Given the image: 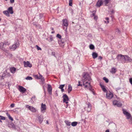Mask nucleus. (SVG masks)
I'll return each mask as SVG.
<instances>
[{"label":"nucleus","instance_id":"nucleus-1","mask_svg":"<svg viewBox=\"0 0 132 132\" xmlns=\"http://www.w3.org/2000/svg\"><path fill=\"white\" fill-rule=\"evenodd\" d=\"M83 77L84 78L83 81V85L85 86V88L89 87V90L90 91H92V89L90 85V82L86 81L87 80L89 81L91 80L90 76L87 73H84L83 74Z\"/></svg>","mask_w":132,"mask_h":132},{"label":"nucleus","instance_id":"nucleus-2","mask_svg":"<svg viewBox=\"0 0 132 132\" xmlns=\"http://www.w3.org/2000/svg\"><path fill=\"white\" fill-rule=\"evenodd\" d=\"M117 58L118 61L122 63L132 62V60L127 55H123L121 54L118 55Z\"/></svg>","mask_w":132,"mask_h":132},{"label":"nucleus","instance_id":"nucleus-3","mask_svg":"<svg viewBox=\"0 0 132 132\" xmlns=\"http://www.w3.org/2000/svg\"><path fill=\"white\" fill-rule=\"evenodd\" d=\"M122 111L123 114L126 116L127 118L129 119V123L132 124V117L130 114L124 109H123Z\"/></svg>","mask_w":132,"mask_h":132},{"label":"nucleus","instance_id":"nucleus-4","mask_svg":"<svg viewBox=\"0 0 132 132\" xmlns=\"http://www.w3.org/2000/svg\"><path fill=\"white\" fill-rule=\"evenodd\" d=\"M63 103H65L66 104H67L68 103V101H69V98L66 94L63 95Z\"/></svg>","mask_w":132,"mask_h":132},{"label":"nucleus","instance_id":"nucleus-5","mask_svg":"<svg viewBox=\"0 0 132 132\" xmlns=\"http://www.w3.org/2000/svg\"><path fill=\"white\" fill-rule=\"evenodd\" d=\"M113 96V94L111 93L110 91L108 92L106 94V97L109 99H111Z\"/></svg>","mask_w":132,"mask_h":132},{"label":"nucleus","instance_id":"nucleus-6","mask_svg":"<svg viewBox=\"0 0 132 132\" xmlns=\"http://www.w3.org/2000/svg\"><path fill=\"white\" fill-rule=\"evenodd\" d=\"M62 21L63 22V24H62V26L66 27V28L65 29V30H66L67 29V27L68 26V23L67 20L66 19H63L62 20Z\"/></svg>","mask_w":132,"mask_h":132},{"label":"nucleus","instance_id":"nucleus-7","mask_svg":"<svg viewBox=\"0 0 132 132\" xmlns=\"http://www.w3.org/2000/svg\"><path fill=\"white\" fill-rule=\"evenodd\" d=\"M46 109V105L42 103L41 104V111L42 113H44L45 112Z\"/></svg>","mask_w":132,"mask_h":132},{"label":"nucleus","instance_id":"nucleus-8","mask_svg":"<svg viewBox=\"0 0 132 132\" xmlns=\"http://www.w3.org/2000/svg\"><path fill=\"white\" fill-rule=\"evenodd\" d=\"M113 104L114 105H116L119 107H121L122 105V104L121 103L118 102L116 100H114L113 101Z\"/></svg>","mask_w":132,"mask_h":132},{"label":"nucleus","instance_id":"nucleus-9","mask_svg":"<svg viewBox=\"0 0 132 132\" xmlns=\"http://www.w3.org/2000/svg\"><path fill=\"white\" fill-rule=\"evenodd\" d=\"M85 109L88 112H90L91 109V104L89 103L87 104V106L85 108Z\"/></svg>","mask_w":132,"mask_h":132},{"label":"nucleus","instance_id":"nucleus-10","mask_svg":"<svg viewBox=\"0 0 132 132\" xmlns=\"http://www.w3.org/2000/svg\"><path fill=\"white\" fill-rule=\"evenodd\" d=\"M23 63L25 67H32L31 64L29 61L26 62L24 61L23 62Z\"/></svg>","mask_w":132,"mask_h":132},{"label":"nucleus","instance_id":"nucleus-11","mask_svg":"<svg viewBox=\"0 0 132 132\" xmlns=\"http://www.w3.org/2000/svg\"><path fill=\"white\" fill-rule=\"evenodd\" d=\"M65 41V39H62L58 41V43L60 46L63 47L64 46V44Z\"/></svg>","mask_w":132,"mask_h":132},{"label":"nucleus","instance_id":"nucleus-12","mask_svg":"<svg viewBox=\"0 0 132 132\" xmlns=\"http://www.w3.org/2000/svg\"><path fill=\"white\" fill-rule=\"evenodd\" d=\"M18 89L20 92L23 93H24L26 90L25 88L20 86H19Z\"/></svg>","mask_w":132,"mask_h":132},{"label":"nucleus","instance_id":"nucleus-13","mask_svg":"<svg viewBox=\"0 0 132 132\" xmlns=\"http://www.w3.org/2000/svg\"><path fill=\"white\" fill-rule=\"evenodd\" d=\"M38 118V122L41 124L43 121V116L41 115L38 116H37Z\"/></svg>","mask_w":132,"mask_h":132},{"label":"nucleus","instance_id":"nucleus-14","mask_svg":"<svg viewBox=\"0 0 132 132\" xmlns=\"http://www.w3.org/2000/svg\"><path fill=\"white\" fill-rule=\"evenodd\" d=\"M47 90L48 92L51 95L52 94V87L51 85L48 84Z\"/></svg>","mask_w":132,"mask_h":132},{"label":"nucleus","instance_id":"nucleus-15","mask_svg":"<svg viewBox=\"0 0 132 132\" xmlns=\"http://www.w3.org/2000/svg\"><path fill=\"white\" fill-rule=\"evenodd\" d=\"M18 44L16 43V44H13L12 46L10 47L11 49H12L13 50H14L18 47Z\"/></svg>","mask_w":132,"mask_h":132},{"label":"nucleus","instance_id":"nucleus-16","mask_svg":"<svg viewBox=\"0 0 132 132\" xmlns=\"http://www.w3.org/2000/svg\"><path fill=\"white\" fill-rule=\"evenodd\" d=\"M102 4L103 2L102 0H98L96 6L100 7Z\"/></svg>","mask_w":132,"mask_h":132},{"label":"nucleus","instance_id":"nucleus-17","mask_svg":"<svg viewBox=\"0 0 132 132\" xmlns=\"http://www.w3.org/2000/svg\"><path fill=\"white\" fill-rule=\"evenodd\" d=\"M9 13L11 14H12L13 13V8L12 7H10L7 10Z\"/></svg>","mask_w":132,"mask_h":132},{"label":"nucleus","instance_id":"nucleus-18","mask_svg":"<svg viewBox=\"0 0 132 132\" xmlns=\"http://www.w3.org/2000/svg\"><path fill=\"white\" fill-rule=\"evenodd\" d=\"M100 86L101 87L103 90L104 92H107V90L105 88L104 86L101 83L100 84Z\"/></svg>","mask_w":132,"mask_h":132},{"label":"nucleus","instance_id":"nucleus-19","mask_svg":"<svg viewBox=\"0 0 132 132\" xmlns=\"http://www.w3.org/2000/svg\"><path fill=\"white\" fill-rule=\"evenodd\" d=\"M8 127L10 128H13L14 129L16 128V127L15 125L13 123H11L8 124Z\"/></svg>","mask_w":132,"mask_h":132},{"label":"nucleus","instance_id":"nucleus-20","mask_svg":"<svg viewBox=\"0 0 132 132\" xmlns=\"http://www.w3.org/2000/svg\"><path fill=\"white\" fill-rule=\"evenodd\" d=\"M98 55L97 53L95 52H94L92 53V56L93 58V59H95L98 56Z\"/></svg>","mask_w":132,"mask_h":132},{"label":"nucleus","instance_id":"nucleus-21","mask_svg":"<svg viewBox=\"0 0 132 132\" xmlns=\"http://www.w3.org/2000/svg\"><path fill=\"white\" fill-rule=\"evenodd\" d=\"M4 43H0V48L3 50H4L5 48L4 47Z\"/></svg>","mask_w":132,"mask_h":132},{"label":"nucleus","instance_id":"nucleus-22","mask_svg":"<svg viewBox=\"0 0 132 132\" xmlns=\"http://www.w3.org/2000/svg\"><path fill=\"white\" fill-rule=\"evenodd\" d=\"M72 88L71 86L70 85H69L68 89V92L69 93H70L72 91Z\"/></svg>","mask_w":132,"mask_h":132},{"label":"nucleus","instance_id":"nucleus-23","mask_svg":"<svg viewBox=\"0 0 132 132\" xmlns=\"http://www.w3.org/2000/svg\"><path fill=\"white\" fill-rule=\"evenodd\" d=\"M3 13L6 16H9V12L8 11H3Z\"/></svg>","mask_w":132,"mask_h":132},{"label":"nucleus","instance_id":"nucleus-24","mask_svg":"<svg viewBox=\"0 0 132 132\" xmlns=\"http://www.w3.org/2000/svg\"><path fill=\"white\" fill-rule=\"evenodd\" d=\"M16 69L15 68L13 67L10 69L11 72L12 73H14L15 72Z\"/></svg>","mask_w":132,"mask_h":132},{"label":"nucleus","instance_id":"nucleus-25","mask_svg":"<svg viewBox=\"0 0 132 132\" xmlns=\"http://www.w3.org/2000/svg\"><path fill=\"white\" fill-rule=\"evenodd\" d=\"M104 23L106 24H107L109 22V18L108 17H106L105 19V20H104Z\"/></svg>","mask_w":132,"mask_h":132},{"label":"nucleus","instance_id":"nucleus-26","mask_svg":"<svg viewBox=\"0 0 132 132\" xmlns=\"http://www.w3.org/2000/svg\"><path fill=\"white\" fill-rule=\"evenodd\" d=\"M31 111L33 112H35L36 111V109L34 107L31 106L30 110Z\"/></svg>","mask_w":132,"mask_h":132},{"label":"nucleus","instance_id":"nucleus-27","mask_svg":"<svg viewBox=\"0 0 132 132\" xmlns=\"http://www.w3.org/2000/svg\"><path fill=\"white\" fill-rule=\"evenodd\" d=\"M6 114L9 118V119L11 120L12 121H13V118L9 114L8 112L6 113Z\"/></svg>","mask_w":132,"mask_h":132},{"label":"nucleus","instance_id":"nucleus-28","mask_svg":"<svg viewBox=\"0 0 132 132\" xmlns=\"http://www.w3.org/2000/svg\"><path fill=\"white\" fill-rule=\"evenodd\" d=\"M39 79L41 80V81H44V77L41 75H39Z\"/></svg>","mask_w":132,"mask_h":132},{"label":"nucleus","instance_id":"nucleus-29","mask_svg":"<svg viewBox=\"0 0 132 132\" xmlns=\"http://www.w3.org/2000/svg\"><path fill=\"white\" fill-rule=\"evenodd\" d=\"M116 71V69L115 68H113L112 69V70L110 71V72L113 73H115Z\"/></svg>","mask_w":132,"mask_h":132},{"label":"nucleus","instance_id":"nucleus-30","mask_svg":"<svg viewBox=\"0 0 132 132\" xmlns=\"http://www.w3.org/2000/svg\"><path fill=\"white\" fill-rule=\"evenodd\" d=\"M110 1V0H104V2L105 5L107 6V4L109 3Z\"/></svg>","mask_w":132,"mask_h":132},{"label":"nucleus","instance_id":"nucleus-31","mask_svg":"<svg viewBox=\"0 0 132 132\" xmlns=\"http://www.w3.org/2000/svg\"><path fill=\"white\" fill-rule=\"evenodd\" d=\"M77 122H73L71 123V125L73 126H75L77 125Z\"/></svg>","mask_w":132,"mask_h":132},{"label":"nucleus","instance_id":"nucleus-32","mask_svg":"<svg viewBox=\"0 0 132 132\" xmlns=\"http://www.w3.org/2000/svg\"><path fill=\"white\" fill-rule=\"evenodd\" d=\"M89 48L91 49L92 50H93L94 49L95 47L94 46V45L92 44H91L89 46Z\"/></svg>","mask_w":132,"mask_h":132},{"label":"nucleus","instance_id":"nucleus-33","mask_svg":"<svg viewBox=\"0 0 132 132\" xmlns=\"http://www.w3.org/2000/svg\"><path fill=\"white\" fill-rule=\"evenodd\" d=\"M65 122L66 125L68 126H70L71 125V122L68 121H65Z\"/></svg>","mask_w":132,"mask_h":132},{"label":"nucleus","instance_id":"nucleus-34","mask_svg":"<svg viewBox=\"0 0 132 132\" xmlns=\"http://www.w3.org/2000/svg\"><path fill=\"white\" fill-rule=\"evenodd\" d=\"M103 80H104L106 83H108L109 82V80L106 77H104L103 78Z\"/></svg>","mask_w":132,"mask_h":132},{"label":"nucleus","instance_id":"nucleus-35","mask_svg":"<svg viewBox=\"0 0 132 132\" xmlns=\"http://www.w3.org/2000/svg\"><path fill=\"white\" fill-rule=\"evenodd\" d=\"M4 46L5 47V45H10V43L8 41H5L4 42Z\"/></svg>","mask_w":132,"mask_h":132},{"label":"nucleus","instance_id":"nucleus-36","mask_svg":"<svg viewBox=\"0 0 132 132\" xmlns=\"http://www.w3.org/2000/svg\"><path fill=\"white\" fill-rule=\"evenodd\" d=\"M120 30L118 29H116V33L117 34H119L120 33Z\"/></svg>","mask_w":132,"mask_h":132},{"label":"nucleus","instance_id":"nucleus-37","mask_svg":"<svg viewBox=\"0 0 132 132\" xmlns=\"http://www.w3.org/2000/svg\"><path fill=\"white\" fill-rule=\"evenodd\" d=\"M32 78L31 77L28 76L26 78V79L27 80H31L32 79Z\"/></svg>","mask_w":132,"mask_h":132},{"label":"nucleus","instance_id":"nucleus-38","mask_svg":"<svg viewBox=\"0 0 132 132\" xmlns=\"http://www.w3.org/2000/svg\"><path fill=\"white\" fill-rule=\"evenodd\" d=\"M72 0H69V5L70 6H72Z\"/></svg>","mask_w":132,"mask_h":132},{"label":"nucleus","instance_id":"nucleus-39","mask_svg":"<svg viewBox=\"0 0 132 132\" xmlns=\"http://www.w3.org/2000/svg\"><path fill=\"white\" fill-rule=\"evenodd\" d=\"M65 86V85H60V86L59 87V88L60 89H62L63 88V87H64Z\"/></svg>","mask_w":132,"mask_h":132},{"label":"nucleus","instance_id":"nucleus-40","mask_svg":"<svg viewBox=\"0 0 132 132\" xmlns=\"http://www.w3.org/2000/svg\"><path fill=\"white\" fill-rule=\"evenodd\" d=\"M35 96H33L32 98H31V100L34 102V101L35 100Z\"/></svg>","mask_w":132,"mask_h":132},{"label":"nucleus","instance_id":"nucleus-41","mask_svg":"<svg viewBox=\"0 0 132 132\" xmlns=\"http://www.w3.org/2000/svg\"><path fill=\"white\" fill-rule=\"evenodd\" d=\"M56 37H57L61 39V36L60 34H57Z\"/></svg>","mask_w":132,"mask_h":132},{"label":"nucleus","instance_id":"nucleus-42","mask_svg":"<svg viewBox=\"0 0 132 132\" xmlns=\"http://www.w3.org/2000/svg\"><path fill=\"white\" fill-rule=\"evenodd\" d=\"M31 106H29V105H26V108L29 109V110H30V108H31Z\"/></svg>","mask_w":132,"mask_h":132},{"label":"nucleus","instance_id":"nucleus-43","mask_svg":"<svg viewBox=\"0 0 132 132\" xmlns=\"http://www.w3.org/2000/svg\"><path fill=\"white\" fill-rule=\"evenodd\" d=\"M0 118H1V119L2 120H4L5 119V117H4L3 116H1L0 115Z\"/></svg>","mask_w":132,"mask_h":132},{"label":"nucleus","instance_id":"nucleus-44","mask_svg":"<svg viewBox=\"0 0 132 132\" xmlns=\"http://www.w3.org/2000/svg\"><path fill=\"white\" fill-rule=\"evenodd\" d=\"M36 47H37V49L38 50H41V48L39 47L37 45H36Z\"/></svg>","mask_w":132,"mask_h":132},{"label":"nucleus","instance_id":"nucleus-45","mask_svg":"<svg viewBox=\"0 0 132 132\" xmlns=\"http://www.w3.org/2000/svg\"><path fill=\"white\" fill-rule=\"evenodd\" d=\"M53 40V38L52 36H51L50 38L49 42H51Z\"/></svg>","mask_w":132,"mask_h":132},{"label":"nucleus","instance_id":"nucleus-46","mask_svg":"<svg viewBox=\"0 0 132 132\" xmlns=\"http://www.w3.org/2000/svg\"><path fill=\"white\" fill-rule=\"evenodd\" d=\"M78 86H82V85L81 84H80V81H78Z\"/></svg>","mask_w":132,"mask_h":132},{"label":"nucleus","instance_id":"nucleus-47","mask_svg":"<svg viewBox=\"0 0 132 132\" xmlns=\"http://www.w3.org/2000/svg\"><path fill=\"white\" fill-rule=\"evenodd\" d=\"M52 55L54 56L55 57H56V56H55V52H52Z\"/></svg>","mask_w":132,"mask_h":132},{"label":"nucleus","instance_id":"nucleus-48","mask_svg":"<svg viewBox=\"0 0 132 132\" xmlns=\"http://www.w3.org/2000/svg\"><path fill=\"white\" fill-rule=\"evenodd\" d=\"M129 81L131 84L132 85V78H130L129 79Z\"/></svg>","mask_w":132,"mask_h":132},{"label":"nucleus","instance_id":"nucleus-49","mask_svg":"<svg viewBox=\"0 0 132 132\" xmlns=\"http://www.w3.org/2000/svg\"><path fill=\"white\" fill-rule=\"evenodd\" d=\"M10 1L11 3H13L14 2V0H10Z\"/></svg>","mask_w":132,"mask_h":132},{"label":"nucleus","instance_id":"nucleus-50","mask_svg":"<svg viewBox=\"0 0 132 132\" xmlns=\"http://www.w3.org/2000/svg\"><path fill=\"white\" fill-rule=\"evenodd\" d=\"M35 77L37 78V79H39V76L38 77L37 75H36L35 76Z\"/></svg>","mask_w":132,"mask_h":132},{"label":"nucleus","instance_id":"nucleus-51","mask_svg":"<svg viewBox=\"0 0 132 132\" xmlns=\"http://www.w3.org/2000/svg\"><path fill=\"white\" fill-rule=\"evenodd\" d=\"M14 106V104H12L11 105V108L13 107Z\"/></svg>","mask_w":132,"mask_h":132},{"label":"nucleus","instance_id":"nucleus-52","mask_svg":"<svg viewBox=\"0 0 132 132\" xmlns=\"http://www.w3.org/2000/svg\"><path fill=\"white\" fill-rule=\"evenodd\" d=\"M110 12L112 13H114V11L113 10H112Z\"/></svg>","mask_w":132,"mask_h":132},{"label":"nucleus","instance_id":"nucleus-53","mask_svg":"<svg viewBox=\"0 0 132 132\" xmlns=\"http://www.w3.org/2000/svg\"><path fill=\"white\" fill-rule=\"evenodd\" d=\"M102 56H99L98 57V59H100L101 60H102Z\"/></svg>","mask_w":132,"mask_h":132},{"label":"nucleus","instance_id":"nucleus-54","mask_svg":"<svg viewBox=\"0 0 132 132\" xmlns=\"http://www.w3.org/2000/svg\"><path fill=\"white\" fill-rule=\"evenodd\" d=\"M94 19L95 20H96L97 18V16H95L94 17Z\"/></svg>","mask_w":132,"mask_h":132},{"label":"nucleus","instance_id":"nucleus-55","mask_svg":"<svg viewBox=\"0 0 132 132\" xmlns=\"http://www.w3.org/2000/svg\"><path fill=\"white\" fill-rule=\"evenodd\" d=\"M105 132H109V130L108 129L106 130Z\"/></svg>","mask_w":132,"mask_h":132},{"label":"nucleus","instance_id":"nucleus-56","mask_svg":"<svg viewBox=\"0 0 132 132\" xmlns=\"http://www.w3.org/2000/svg\"><path fill=\"white\" fill-rule=\"evenodd\" d=\"M95 13H93L92 14L93 16H95Z\"/></svg>","mask_w":132,"mask_h":132},{"label":"nucleus","instance_id":"nucleus-57","mask_svg":"<svg viewBox=\"0 0 132 132\" xmlns=\"http://www.w3.org/2000/svg\"><path fill=\"white\" fill-rule=\"evenodd\" d=\"M61 90L62 92H63L64 91V89L63 88L61 89Z\"/></svg>","mask_w":132,"mask_h":132},{"label":"nucleus","instance_id":"nucleus-58","mask_svg":"<svg viewBox=\"0 0 132 132\" xmlns=\"http://www.w3.org/2000/svg\"><path fill=\"white\" fill-rule=\"evenodd\" d=\"M54 33V31H52V33Z\"/></svg>","mask_w":132,"mask_h":132},{"label":"nucleus","instance_id":"nucleus-59","mask_svg":"<svg viewBox=\"0 0 132 132\" xmlns=\"http://www.w3.org/2000/svg\"><path fill=\"white\" fill-rule=\"evenodd\" d=\"M68 104H67V105H66V108H67V106H68Z\"/></svg>","mask_w":132,"mask_h":132},{"label":"nucleus","instance_id":"nucleus-60","mask_svg":"<svg viewBox=\"0 0 132 132\" xmlns=\"http://www.w3.org/2000/svg\"><path fill=\"white\" fill-rule=\"evenodd\" d=\"M81 4V3H80L79 4V5H80Z\"/></svg>","mask_w":132,"mask_h":132},{"label":"nucleus","instance_id":"nucleus-61","mask_svg":"<svg viewBox=\"0 0 132 132\" xmlns=\"http://www.w3.org/2000/svg\"><path fill=\"white\" fill-rule=\"evenodd\" d=\"M0 122H2V121H1V119H0Z\"/></svg>","mask_w":132,"mask_h":132},{"label":"nucleus","instance_id":"nucleus-62","mask_svg":"<svg viewBox=\"0 0 132 132\" xmlns=\"http://www.w3.org/2000/svg\"><path fill=\"white\" fill-rule=\"evenodd\" d=\"M47 123H48V122L47 121Z\"/></svg>","mask_w":132,"mask_h":132},{"label":"nucleus","instance_id":"nucleus-63","mask_svg":"<svg viewBox=\"0 0 132 132\" xmlns=\"http://www.w3.org/2000/svg\"><path fill=\"white\" fill-rule=\"evenodd\" d=\"M100 29H101L102 30V28H100Z\"/></svg>","mask_w":132,"mask_h":132},{"label":"nucleus","instance_id":"nucleus-64","mask_svg":"<svg viewBox=\"0 0 132 132\" xmlns=\"http://www.w3.org/2000/svg\"><path fill=\"white\" fill-rule=\"evenodd\" d=\"M111 17H112H112H113L112 16H111Z\"/></svg>","mask_w":132,"mask_h":132}]
</instances>
